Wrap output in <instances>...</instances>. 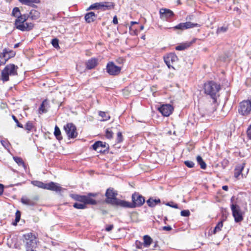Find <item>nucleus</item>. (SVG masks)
Returning a JSON list of instances; mask_svg holds the SVG:
<instances>
[{
  "label": "nucleus",
  "instance_id": "nucleus-1",
  "mask_svg": "<svg viewBox=\"0 0 251 251\" xmlns=\"http://www.w3.org/2000/svg\"><path fill=\"white\" fill-rule=\"evenodd\" d=\"M117 192L113 188H109L107 189L105 196L106 199L105 202L113 206H120L123 207L124 200L117 198Z\"/></svg>",
  "mask_w": 251,
  "mask_h": 251
},
{
  "label": "nucleus",
  "instance_id": "nucleus-2",
  "mask_svg": "<svg viewBox=\"0 0 251 251\" xmlns=\"http://www.w3.org/2000/svg\"><path fill=\"white\" fill-rule=\"evenodd\" d=\"M145 201L144 197L138 193L135 192L132 195V202L124 201V208H134L137 207L141 206Z\"/></svg>",
  "mask_w": 251,
  "mask_h": 251
},
{
  "label": "nucleus",
  "instance_id": "nucleus-3",
  "mask_svg": "<svg viewBox=\"0 0 251 251\" xmlns=\"http://www.w3.org/2000/svg\"><path fill=\"white\" fill-rule=\"evenodd\" d=\"M204 89L205 93L211 96L213 100V102H215L216 101V94L220 89V85L213 81H210L205 83Z\"/></svg>",
  "mask_w": 251,
  "mask_h": 251
},
{
  "label": "nucleus",
  "instance_id": "nucleus-4",
  "mask_svg": "<svg viewBox=\"0 0 251 251\" xmlns=\"http://www.w3.org/2000/svg\"><path fill=\"white\" fill-rule=\"evenodd\" d=\"M18 69V66L13 64L7 65L1 71V80L3 82L7 81L9 80V75H17Z\"/></svg>",
  "mask_w": 251,
  "mask_h": 251
},
{
  "label": "nucleus",
  "instance_id": "nucleus-5",
  "mask_svg": "<svg viewBox=\"0 0 251 251\" xmlns=\"http://www.w3.org/2000/svg\"><path fill=\"white\" fill-rule=\"evenodd\" d=\"M238 112L240 115L244 117L249 116L251 114V98L239 103Z\"/></svg>",
  "mask_w": 251,
  "mask_h": 251
},
{
  "label": "nucleus",
  "instance_id": "nucleus-6",
  "mask_svg": "<svg viewBox=\"0 0 251 251\" xmlns=\"http://www.w3.org/2000/svg\"><path fill=\"white\" fill-rule=\"evenodd\" d=\"M115 4L112 2L102 1L100 2H96L91 4L87 10H100L101 11H105L107 10H111L114 8Z\"/></svg>",
  "mask_w": 251,
  "mask_h": 251
},
{
  "label": "nucleus",
  "instance_id": "nucleus-7",
  "mask_svg": "<svg viewBox=\"0 0 251 251\" xmlns=\"http://www.w3.org/2000/svg\"><path fill=\"white\" fill-rule=\"evenodd\" d=\"M24 242L25 244L26 251L32 250L35 248L37 245V240L35 236L31 233H28L24 235Z\"/></svg>",
  "mask_w": 251,
  "mask_h": 251
},
{
  "label": "nucleus",
  "instance_id": "nucleus-8",
  "mask_svg": "<svg viewBox=\"0 0 251 251\" xmlns=\"http://www.w3.org/2000/svg\"><path fill=\"white\" fill-rule=\"evenodd\" d=\"M28 18V16H26L25 15H23L18 16L15 22V25L16 27L18 29L22 31H25V30L29 29L31 27V25H28V26H26V28H25L24 26L25 22H26Z\"/></svg>",
  "mask_w": 251,
  "mask_h": 251
},
{
  "label": "nucleus",
  "instance_id": "nucleus-9",
  "mask_svg": "<svg viewBox=\"0 0 251 251\" xmlns=\"http://www.w3.org/2000/svg\"><path fill=\"white\" fill-rule=\"evenodd\" d=\"M64 129L69 139H74L77 136L76 126L72 123H68L64 126Z\"/></svg>",
  "mask_w": 251,
  "mask_h": 251
},
{
  "label": "nucleus",
  "instance_id": "nucleus-10",
  "mask_svg": "<svg viewBox=\"0 0 251 251\" xmlns=\"http://www.w3.org/2000/svg\"><path fill=\"white\" fill-rule=\"evenodd\" d=\"M231 209L232 215L234 218V221L236 223L240 222L243 220L242 212L239 205L232 204L231 205Z\"/></svg>",
  "mask_w": 251,
  "mask_h": 251
},
{
  "label": "nucleus",
  "instance_id": "nucleus-11",
  "mask_svg": "<svg viewBox=\"0 0 251 251\" xmlns=\"http://www.w3.org/2000/svg\"><path fill=\"white\" fill-rule=\"evenodd\" d=\"M106 70L109 75L115 76L120 74L121 67L116 66L113 62H109L106 65Z\"/></svg>",
  "mask_w": 251,
  "mask_h": 251
},
{
  "label": "nucleus",
  "instance_id": "nucleus-12",
  "mask_svg": "<svg viewBox=\"0 0 251 251\" xmlns=\"http://www.w3.org/2000/svg\"><path fill=\"white\" fill-rule=\"evenodd\" d=\"M201 25L198 24H194L191 22H187L185 23H181L177 25L172 27L174 30H183L195 27H200Z\"/></svg>",
  "mask_w": 251,
  "mask_h": 251
},
{
  "label": "nucleus",
  "instance_id": "nucleus-13",
  "mask_svg": "<svg viewBox=\"0 0 251 251\" xmlns=\"http://www.w3.org/2000/svg\"><path fill=\"white\" fill-rule=\"evenodd\" d=\"M92 148L98 152L103 153L108 150L109 146L105 142L98 141L92 145Z\"/></svg>",
  "mask_w": 251,
  "mask_h": 251
},
{
  "label": "nucleus",
  "instance_id": "nucleus-14",
  "mask_svg": "<svg viewBox=\"0 0 251 251\" xmlns=\"http://www.w3.org/2000/svg\"><path fill=\"white\" fill-rule=\"evenodd\" d=\"M164 60L166 64L169 69L171 68L174 69L171 64L177 62L178 60V57L175 53L171 52L165 56L164 57Z\"/></svg>",
  "mask_w": 251,
  "mask_h": 251
},
{
  "label": "nucleus",
  "instance_id": "nucleus-15",
  "mask_svg": "<svg viewBox=\"0 0 251 251\" xmlns=\"http://www.w3.org/2000/svg\"><path fill=\"white\" fill-rule=\"evenodd\" d=\"M160 17L163 20L168 21L175 15L173 11L167 8H161L159 11Z\"/></svg>",
  "mask_w": 251,
  "mask_h": 251
},
{
  "label": "nucleus",
  "instance_id": "nucleus-16",
  "mask_svg": "<svg viewBox=\"0 0 251 251\" xmlns=\"http://www.w3.org/2000/svg\"><path fill=\"white\" fill-rule=\"evenodd\" d=\"M15 52L9 49H4L2 52L0 54V58H4V62H0V64H4L5 62L10 58L13 57L15 55Z\"/></svg>",
  "mask_w": 251,
  "mask_h": 251
},
{
  "label": "nucleus",
  "instance_id": "nucleus-17",
  "mask_svg": "<svg viewBox=\"0 0 251 251\" xmlns=\"http://www.w3.org/2000/svg\"><path fill=\"white\" fill-rule=\"evenodd\" d=\"M159 111L163 116L168 117L174 110L173 107L170 104H163L158 108Z\"/></svg>",
  "mask_w": 251,
  "mask_h": 251
},
{
  "label": "nucleus",
  "instance_id": "nucleus-18",
  "mask_svg": "<svg viewBox=\"0 0 251 251\" xmlns=\"http://www.w3.org/2000/svg\"><path fill=\"white\" fill-rule=\"evenodd\" d=\"M86 68L91 70L95 68L98 64V59L96 58H91L86 62Z\"/></svg>",
  "mask_w": 251,
  "mask_h": 251
},
{
  "label": "nucleus",
  "instance_id": "nucleus-19",
  "mask_svg": "<svg viewBox=\"0 0 251 251\" xmlns=\"http://www.w3.org/2000/svg\"><path fill=\"white\" fill-rule=\"evenodd\" d=\"M48 190L60 192L62 190V188L58 183L50 182L48 183Z\"/></svg>",
  "mask_w": 251,
  "mask_h": 251
},
{
  "label": "nucleus",
  "instance_id": "nucleus-20",
  "mask_svg": "<svg viewBox=\"0 0 251 251\" xmlns=\"http://www.w3.org/2000/svg\"><path fill=\"white\" fill-rule=\"evenodd\" d=\"M97 17V15L94 12H90L85 14L84 18L87 23H91L96 20Z\"/></svg>",
  "mask_w": 251,
  "mask_h": 251
},
{
  "label": "nucleus",
  "instance_id": "nucleus-21",
  "mask_svg": "<svg viewBox=\"0 0 251 251\" xmlns=\"http://www.w3.org/2000/svg\"><path fill=\"white\" fill-rule=\"evenodd\" d=\"M37 200V198H35L33 200L27 197H23L21 199V202L22 203L27 205L33 206L35 204V201Z\"/></svg>",
  "mask_w": 251,
  "mask_h": 251
},
{
  "label": "nucleus",
  "instance_id": "nucleus-22",
  "mask_svg": "<svg viewBox=\"0 0 251 251\" xmlns=\"http://www.w3.org/2000/svg\"><path fill=\"white\" fill-rule=\"evenodd\" d=\"M245 165V163H242L241 164H238L236 166L234 170V176L236 178H238L241 174L244 168Z\"/></svg>",
  "mask_w": 251,
  "mask_h": 251
},
{
  "label": "nucleus",
  "instance_id": "nucleus-23",
  "mask_svg": "<svg viewBox=\"0 0 251 251\" xmlns=\"http://www.w3.org/2000/svg\"><path fill=\"white\" fill-rule=\"evenodd\" d=\"M161 202L159 199H153L152 198H150L147 201L148 205L150 207H153L157 204L160 203Z\"/></svg>",
  "mask_w": 251,
  "mask_h": 251
},
{
  "label": "nucleus",
  "instance_id": "nucleus-24",
  "mask_svg": "<svg viewBox=\"0 0 251 251\" xmlns=\"http://www.w3.org/2000/svg\"><path fill=\"white\" fill-rule=\"evenodd\" d=\"M47 105V100H44L42 103L41 104L39 109H38V114H42L43 113H46L47 112V110L46 109V106Z\"/></svg>",
  "mask_w": 251,
  "mask_h": 251
},
{
  "label": "nucleus",
  "instance_id": "nucleus-25",
  "mask_svg": "<svg viewBox=\"0 0 251 251\" xmlns=\"http://www.w3.org/2000/svg\"><path fill=\"white\" fill-rule=\"evenodd\" d=\"M31 184L35 186H37L40 188H43L45 189H47V183H43L40 181L33 180L31 181Z\"/></svg>",
  "mask_w": 251,
  "mask_h": 251
},
{
  "label": "nucleus",
  "instance_id": "nucleus-26",
  "mask_svg": "<svg viewBox=\"0 0 251 251\" xmlns=\"http://www.w3.org/2000/svg\"><path fill=\"white\" fill-rule=\"evenodd\" d=\"M21 2L22 4L30 6H34L35 4L40 2L39 0H22Z\"/></svg>",
  "mask_w": 251,
  "mask_h": 251
},
{
  "label": "nucleus",
  "instance_id": "nucleus-27",
  "mask_svg": "<svg viewBox=\"0 0 251 251\" xmlns=\"http://www.w3.org/2000/svg\"><path fill=\"white\" fill-rule=\"evenodd\" d=\"M144 240V246L145 247H148L152 243V240L151 237L149 235H145L143 237Z\"/></svg>",
  "mask_w": 251,
  "mask_h": 251
},
{
  "label": "nucleus",
  "instance_id": "nucleus-28",
  "mask_svg": "<svg viewBox=\"0 0 251 251\" xmlns=\"http://www.w3.org/2000/svg\"><path fill=\"white\" fill-rule=\"evenodd\" d=\"M84 203L86 205L87 204L96 205L97 204V202L96 200L93 199L91 197L87 195V196H85Z\"/></svg>",
  "mask_w": 251,
  "mask_h": 251
},
{
  "label": "nucleus",
  "instance_id": "nucleus-29",
  "mask_svg": "<svg viewBox=\"0 0 251 251\" xmlns=\"http://www.w3.org/2000/svg\"><path fill=\"white\" fill-rule=\"evenodd\" d=\"M197 161L199 165H200L201 168L202 169H205L206 168V164L205 162L203 161V159L200 155H198L197 156Z\"/></svg>",
  "mask_w": 251,
  "mask_h": 251
},
{
  "label": "nucleus",
  "instance_id": "nucleus-30",
  "mask_svg": "<svg viewBox=\"0 0 251 251\" xmlns=\"http://www.w3.org/2000/svg\"><path fill=\"white\" fill-rule=\"evenodd\" d=\"M28 17L32 20H37L40 17L39 13L34 10H31Z\"/></svg>",
  "mask_w": 251,
  "mask_h": 251
},
{
  "label": "nucleus",
  "instance_id": "nucleus-31",
  "mask_svg": "<svg viewBox=\"0 0 251 251\" xmlns=\"http://www.w3.org/2000/svg\"><path fill=\"white\" fill-rule=\"evenodd\" d=\"M223 226V221L219 222L216 226L214 227L213 230L212 232V234H216L217 232H219L221 230V229Z\"/></svg>",
  "mask_w": 251,
  "mask_h": 251
},
{
  "label": "nucleus",
  "instance_id": "nucleus-32",
  "mask_svg": "<svg viewBox=\"0 0 251 251\" xmlns=\"http://www.w3.org/2000/svg\"><path fill=\"white\" fill-rule=\"evenodd\" d=\"M54 135L58 140L62 139L60 130L57 126H55L54 128Z\"/></svg>",
  "mask_w": 251,
  "mask_h": 251
},
{
  "label": "nucleus",
  "instance_id": "nucleus-33",
  "mask_svg": "<svg viewBox=\"0 0 251 251\" xmlns=\"http://www.w3.org/2000/svg\"><path fill=\"white\" fill-rule=\"evenodd\" d=\"M14 161L18 164L19 166H22L24 168H25V164L23 159L19 157L15 156L13 157Z\"/></svg>",
  "mask_w": 251,
  "mask_h": 251
},
{
  "label": "nucleus",
  "instance_id": "nucleus-34",
  "mask_svg": "<svg viewBox=\"0 0 251 251\" xmlns=\"http://www.w3.org/2000/svg\"><path fill=\"white\" fill-rule=\"evenodd\" d=\"M73 206L78 209H83L86 208V205L84 203L75 202Z\"/></svg>",
  "mask_w": 251,
  "mask_h": 251
},
{
  "label": "nucleus",
  "instance_id": "nucleus-35",
  "mask_svg": "<svg viewBox=\"0 0 251 251\" xmlns=\"http://www.w3.org/2000/svg\"><path fill=\"white\" fill-rule=\"evenodd\" d=\"M99 115L102 118V121H107L110 119V116L104 112L100 111Z\"/></svg>",
  "mask_w": 251,
  "mask_h": 251
},
{
  "label": "nucleus",
  "instance_id": "nucleus-36",
  "mask_svg": "<svg viewBox=\"0 0 251 251\" xmlns=\"http://www.w3.org/2000/svg\"><path fill=\"white\" fill-rule=\"evenodd\" d=\"M12 15L15 17H18L21 15L19 8L18 7H14L13 9Z\"/></svg>",
  "mask_w": 251,
  "mask_h": 251
},
{
  "label": "nucleus",
  "instance_id": "nucleus-37",
  "mask_svg": "<svg viewBox=\"0 0 251 251\" xmlns=\"http://www.w3.org/2000/svg\"><path fill=\"white\" fill-rule=\"evenodd\" d=\"M51 43L52 46L56 49L60 48L59 46V40L57 38H54L52 40Z\"/></svg>",
  "mask_w": 251,
  "mask_h": 251
},
{
  "label": "nucleus",
  "instance_id": "nucleus-38",
  "mask_svg": "<svg viewBox=\"0 0 251 251\" xmlns=\"http://www.w3.org/2000/svg\"><path fill=\"white\" fill-rule=\"evenodd\" d=\"M33 127V124L31 121H28L25 125V129L28 131H31Z\"/></svg>",
  "mask_w": 251,
  "mask_h": 251
},
{
  "label": "nucleus",
  "instance_id": "nucleus-39",
  "mask_svg": "<svg viewBox=\"0 0 251 251\" xmlns=\"http://www.w3.org/2000/svg\"><path fill=\"white\" fill-rule=\"evenodd\" d=\"M189 45L186 44H181L176 47L175 49L177 50H183L186 49Z\"/></svg>",
  "mask_w": 251,
  "mask_h": 251
},
{
  "label": "nucleus",
  "instance_id": "nucleus-40",
  "mask_svg": "<svg viewBox=\"0 0 251 251\" xmlns=\"http://www.w3.org/2000/svg\"><path fill=\"white\" fill-rule=\"evenodd\" d=\"M227 29L228 28L226 26H221L217 28L216 32L218 34L226 32Z\"/></svg>",
  "mask_w": 251,
  "mask_h": 251
},
{
  "label": "nucleus",
  "instance_id": "nucleus-41",
  "mask_svg": "<svg viewBox=\"0 0 251 251\" xmlns=\"http://www.w3.org/2000/svg\"><path fill=\"white\" fill-rule=\"evenodd\" d=\"M21 217V213L17 210L15 214V222L13 223L14 225H16L17 223L19 222Z\"/></svg>",
  "mask_w": 251,
  "mask_h": 251
},
{
  "label": "nucleus",
  "instance_id": "nucleus-42",
  "mask_svg": "<svg viewBox=\"0 0 251 251\" xmlns=\"http://www.w3.org/2000/svg\"><path fill=\"white\" fill-rule=\"evenodd\" d=\"M105 136L107 139H111L113 137V132L109 129H107L105 131Z\"/></svg>",
  "mask_w": 251,
  "mask_h": 251
},
{
  "label": "nucleus",
  "instance_id": "nucleus-43",
  "mask_svg": "<svg viewBox=\"0 0 251 251\" xmlns=\"http://www.w3.org/2000/svg\"><path fill=\"white\" fill-rule=\"evenodd\" d=\"M184 164L187 167L190 168H193L195 165L193 161L190 160L184 161Z\"/></svg>",
  "mask_w": 251,
  "mask_h": 251
},
{
  "label": "nucleus",
  "instance_id": "nucleus-44",
  "mask_svg": "<svg viewBox=\"0 0 251 251\" xmlns=\"http://www.w3.org/2000/svg\"><path fill=\"white\" fill-rule=\"evenodd\" d=\"M12 118L13 119V120L15 121V122L16 123V125L18 127H20V128L23 127V125L19 123V121L18 120L17 118L14 115H13L12 116Z\"/></svg>",
  "mask_w": 251,
  "mask_h": 251
},
{
  "label": "nucleus",
  "instance_id": "nucleus-45",
  "mask_svg": "<svg viewBox=\"0 0 251 251\" xmlns=\"http://www.w3.org/2000/svg\"><path fill=\"white\" fill-rule=\"evenodd\" d=\"M181 216L183 217H188L190 215V212L188 210H183L180 212Z\"/></svg>",
  "mask_w": 251,
  "mask_h": 251
},
{
  "label": "nucleus",
  "instance_id": "nucleus-46",
  "mask_svg": "<svg viewBox=\"0 0 251 251\" xmlns=\"http://www.w3.org/2000/svg\"><path fill=\"white\" fill-rule=\"evenodd\" d=\"M123 141V136L121 132H119L117 133V142L121 143Z\"/></svg>",
  "mask_w": 251,
  "mask_h": 251
},
{
  "label": "nucleus",
  "instance_id": "nucleus-47",
  "mask_svg": "<svg viewBox=\"0 0 251 251\" xmlns=\"http://www.w3.org/2000/svg\"><path fill=\"white\" fill-rule=\"evenodd\" d=\"M28 25H29H29H31L30 28L29 29H28L25 30V31H29V30H31V29L33 28V26H34V25H33V24L32 23H27V22H25V23H24V26L25 28H26V26H28Z\"/></svg>",
  "mask_w": 251,
  "mask_h": 251
},
{
  "label": "nucleus",
  "instance_id": "nucleus-48",
  "mask_svg": "<svg viewBox=\"0 0 251 251\" xmlns=\"http://www.w3.org/2000/svg\"><path fill=\"white\" fill-rule=\"evenodd\" d=\"M229 161L228 160L225 159L222 162V165L224 168H225L228 164Z\"/></svg>",
  "mask_w": 251,
  "mask_h": 251
},
{
  "label": "nucleus",
  "instance_id": "nucleus-49",
  "mask_svg": "<svg viewBox=\"0 0 251 251\" xmlns=\"http://www.w3.org/2000/svg\"><path fill=\"white\" fill-rule=\"evenodd\" d=\"M247 133L249 138L251 139V125L248 127Z\"/></svg>",
  "mask_w": 251,
  "mask_h": 251
},
{
  "label": "nucleus",
  "instance_id": "nucleus-50",
  "mask_svg": "<svg viewBox=\"0 0 251 251\" xmlns=\"http://www.w3.org/2000/svg\"><path fill=\"white\" fill-rule=\"evenodd\" d=\"M85 198V196L79 195V196L78 197V200L77 201H78L79 202H81L84 203Z\"/></svg>",
  "mask_w": 251,
  "mask_h": 251
},
{
  "label": "nucleus",
  "instance_id": "nucleus-51",
  "mask_svg": "<svg viewBox=\"0 0 251 251\" xmlns=\"http://www.w3.org/2000/svg\"><path fill=\"white\" fill-rule=\"evenodd\" d=\"M136 247L138 249H141L142 247V246L144 245L143 243L140 241H136Z\"/></svg>",
  "mask_w": 251,
  "mask_h": 251
},
{
  "label": "nucleus",
  "instance_id": "nucleus-52",
  "mask_svg": "<svg viewBox=\"0 0 251 251\" xmlns=\"http://www.w3.org/2000/svg\"><path fill=\"white\" fill-rule=\"evenodd\" d=\"M172 227L170 226H164L162 227V229L163 230H165V231H170L172 230Z\"/></svg>",
  "mask_w": 251,
  "mask_h": 251
},
{
  "label": "nucleus",
  "instance_id": "nucleus-53",
  "mask_svg": "<svg viewBox=\"0 0 251 251\" xmlns=\"http://www.w3.org/2000/svg\"><path fill=\"white\" fill-rule=\"evenodd\" d=\"M113 228V225H110L107 226L106 227L105 230L107 231H110Z\"/></svg>",
  "mask_w": 251,
  "mask_h": 251
},
{
  "label": "nucleus",
  "instance_id": "nucleus-54",
  "mask_svg": "<svg viewBox=\"0 0 251 251\" xmlns=\"http://www.w3.org/2000/svg\"><path fill=\"white\" fill-rule=\"evenodd\" d=\"M166 205L175 208H178V205L176 204L171 205L169 202H167V203H166Z\"/></svg>",
  "mask_w": 251,
  "mask_h": 251
},
{
  "label": "nucleus",
  "instance_id": "nucleus-55",
  "mask_svg": "<svg viewBox=\"0 0 251 251\" xmlns=\"http://www.w3.org/2000/svg\"><path fill=\"white\" fill-rule=\"evenodd\" d=\"M1 143L2 145V146L3 147H4L5 148H6V146H8V143L7 142V141L1 140Z\"/></svg>",
  "mask_w": 251,
  "mask_h": 251
},
{
  "label": "nucleus",
  "instance_id": "nucleus-56",
  "mask_svg": "<svg viewBox=\"0 0 251 251\" xmlns=\"http://www.w3.org/2000/svg\"><path fill=\"white\" fill-rule=\"evenodd\" d=\"M113 23L115 25H117L118 23V19L116 16H115L113 19Z\"/></svg>",
  "mask_w": 251,
  "mask_h": 251
},
{
  "label": "nucleus",
  "instance_id": "nucleus-57",
  "mask_svg": "<svg viewBox=\"0 0 251 251\" xmlns=\"http://www.w3.org/2000/svg\"><path fill=\"white\" fill-rule=\"evenodd\" d=\"M79 196V195L75 194V195H73L72 196V198H73L75 200L77 201L78 200Z\"/></svg>",
  "mask_w": 251,
  "mask_h": 251
},
{
  "label": "nucleus",
  "instance_id": "nucleus-58",
  "mask_svg": "<svg viewBox=\"0 0 251 251\" xmlns=\"http://www.w3.org/2000/svg\"><path fill=\"white\" fill-rule=\"evenodd\" d=\"M3 185L1 184H0V196L1 195L3 192Z\"/></svg>",
  "mask_w": 251,
  "mask_h": 251
},
{
  "label": "nucleus",
  "instance_id": "nucleus-59",
  "mask_svg": "<svg viewBox=\"0 0 251 251\" xmlns=\"http://www.w3.org/2000/svg\"><path fill=\"white\" fill-rule=\"evenodd\" d=\"M88 195L91 197H95L98 195V194L97 193H89L88 194Z\"/></svg>",
  "mask_w": 251,
  "mask_h": 251
},
{
  "label": "nucleus",
  "instance_id": "nucleus-60",
  "mask_svg": "<svg viewBox=\"0 0 251 251\" xmlns=\"http://www.w3.org/2000/svg\"><path fill=\"white\" fill-rule=\"evenodd\" d=\"M222 189L224 190H225V191H227L228 189V187L227 185H224L222 187Z\"/></svg>",
  "mask_w": 251,
  "mask_h": 251
},
{
  "label": "nucleus",
  "instance_id": "nucleus-61",
  "mask_svg": "<svg viewBox=\"0 0 251 251\" xmlns=\"http://www.w3.org/2000/svg\"><path fill=\"white\" fill-rule=\"evenodd\" d=\"M123 61L124 60L123 59H119L118 60H117V61L119 63H122L123 62Z\"/></svg>",
  "mask_w": 251,
  "mask_h": 251
},
{
  "label": "nucleus",
  "instance_id": "nucleus-62",
  "mask_svg": "<svg viewBox=\"0 0 251 251\" xmlns=\"http://www.w3.org/2000/svg\"><path fill=\"white\" fill-rule=\"evenodd\" d=\"M233 10L234 11H236L239 13L240 12V10L238 7H235Z\"/></svg>",
  "mask_w": 251,
  "mask_h": 251
},
{
  "label": "nucleus",
  "instance_id": "nucleus-63",
  "mask_svg": "<svg viewBox=\"0 0 251 251\" xmlns=\"http://www.w3.org/2000/svg\"><path fill=\"white\" fill-rule=\"evenodd\" d=\"M51 244H52V245L53 246H55L56 245H57V242H54V241H51Z\"/></svg>",
  "mask_w": 251,
  "mask_h": 251
},
{
  "label": "nucleus",
  "instance_id": "nucleus-64",
  "mask_svg": "<svg viewBox=\"0 0 251 251\" xmlns=\"http://www.w3.org/2000/svg\"><path fill=\"white\" fill-rule=\"evenodd\" d=\"M19 45H20V43H17V44H15L14 46V48H18L19 46Z\"/></svg>",
  "mask_w": 251,
  "mask_h": 251
}]
</instances>
